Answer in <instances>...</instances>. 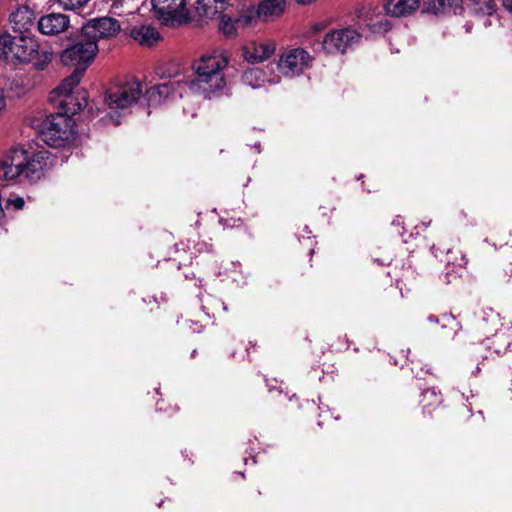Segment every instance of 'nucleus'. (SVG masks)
Instances as JSON below:
<instances>
[{
	"mask_svg": "<svg viewBox=\"0 0 512 512\" xmlns=\"http://www.w3.org/2000/svg\"><path fill=\"white\" fill-rule=\"evenodd\" d=\"M228 59L223 54L204 55L193 66L195 75L176 77L166 83L149 88L145 97L149 106H158L176 96L182 97L184 87L192 93L210 98L212 94L222 90L226 85L223 70Z\"/></svg>",
	"mask_w": 512,
	"mask_h": 512,
	"instance_id": "nucleus-1",
	"label": "nucleus"
},
{
	"mask_svg": "<svg viewBox=\"0 0 512 512\" xmlns=\"http://www.w3.org/2000/svg\"><path fill=\"white\" fill-rule=\"evenodd\" d=\"M50 100L56 103L61 111L51 114L39 125V133L43 142L51 147H62L73 136L74 120L70 115L81 111L87 105L85 91L77 92L76 97L71 93L67 96L51 92Z\"/></svg>",
	"mask_w": 512,
	"mask_h": 512,
	"instance_id": "nucleus-2",
	"label": "nucleus"
},
{
	"mask_svg": "<svg viewBox=\"0 0 512 512\" xmlns=\"http://www.w3.org/2000/svg\"><path fill=\"white\" fill-rule=\"evenodd\" d=\"M98 44L90 39L81 30L71 45L60 54V61L65 66H74V71L66 77L61 84L54 89V94L65 95L72 93L82 79L89 65L94 61L98 53Z\"/></svg>",
	"mask_w": 512,
	"mask_h": 512,
	"instance_id": "nucleus-3",
	"label": "nucleus"
},
{
	"mask_svg": "<svg viewBox=\"0 0 512 512\" xmlns=\"http://www.w3.org/2000/svg\"><path fill=\"white\" fill-rule=\"evenodd\" d=\"M46 155V151L32 153L23 147L11 148L0 160V179L13 181L23 178L37 182L43 176Z\"/></svg>",
	"mask_w": 512,
	"mask_h": 512,
	"instance_id": "nucleus-4",
	"label": "nucleus"
},
{
	"mask_svg": "<svg viewBox=\"0 0 512 512\" xmlns=\"http://www.w3.org/2000/svg\"><path fill=\"white\" fill-rule=\"evenodd\" d=\"M36 53V44L31 38L2 35L0 37V58L7 62H27Z\"/></svg>",
	"mask_w": 512,
	"mask_h": 512,
	"instance_id": "nucleus-5",
	"label": "nucleus"
},
{
	"mask_svg": "<svg viewBox=\"0 0 512 512\" xmlns=\"http://www.w3.org/2000/svg\"><path fill=\"white\" fill-rule=\"evenodd\" d=\"M187 0H151L154 17L164 25L186 24L192 18Z\"/></svg>",
	"mask_w": 512,
	"mask_h": 512,
	"instance_id": "nucleus-6",
	"label": "nucleus"
},
{
	"mask_svg": "<svg viewBox=\"0 0 512 512\" xmlns=\"http://www.w3.org/2000/svg\"><path fill=\"white\" fill-rule=\"evenodd\" d=\"M141 95L140 82L130 81L110 89L106 93L105 102L111 111L110 113L125 111L137 103ZM110 117L113 119L112 114H110Z\"/></svg>",
	"mask_w": 512,
	"mask_h": 512,
	"instance_id": "nucleus-7",
	"label": "nucleus"
},
{
	"mask_svg": "<svg viewBox=\"0 0 512 512\" xmlns=\"http://www.w3.org/2000/svg\"><path fill=\"white\" fill-rule=\"evenodd\" d=\"M312 56L303 48L284 51L278 60L277 68L285 77L293 78L311 67Z\"/></svg>",
	"mask_w": 512,
	"mask_h": 512,
	"instance_id": "nucleus-8",
	"label": "nucleus"
},
{
	"mask_svg": "<svg viewBox=\"0 0 512 512\" xmlns=\"http://www.w3.org/2000/svg\"><path fill=\"white\" fill-rule=\"evenodd\" d=\"M361 35L350 28L334 30L327 33L322 40V48L329 54L344 53L359 43Z\"/></svg>",
	"mask_w": 512,
	"mask_h": 512,
	"instance_id": "nucleus-9",
	"label": "nucleus"
},
{
	"mask_svg": "<svg viewBox=\"0 0 512 512\" xmlns=\"http://www.w3.org/2000/svg\"><path fill=\"white\" fill-rule=\"evenodd\" d=\"M84 35L98 43L99 39H108L116 36L121 26L118 20L112 17H99L89 20L82 29Z\"/></svg>",
	"mask_w": 512,
	"mask_h": 512,
	"instance_id": "nucleus-10",
	"label": "nucleus"
},
{
	"mask_svg": "<svg viewBox=\"0 0 512 512\" xmlns=\"http://www.w3.org/2000/svg\"><path fill=\"white\" fill-rule=\"evenodd\" d=\"M276 50V43L272 40L251 42L244 47L243 55L249 63H260L270 58Z\"/></svg>",
	"mask_w": 512,
	"mask_h": 512,
	"instance_id": "nucleus-11",
	"label": "nucleus"
},
{
	"mask_svg": "<svg viewBox=\"0 0 512 512\" xmlns=\"http://www.w3.org/2000/svg\"><path fill=\"white\" fill-rule=\"evenodd\" d=\"M70 20L67 15L51 13L42 16L38 21V29L42 34L57 35L69 27Z\"/></svg>",
	"mask_w": 512,
	"mask_h": 512,
	"instance_id": "nucleus-12",
	"label": "nucleus"
},
{
	"mask_svg": "<svg viewBox=\"0 0 512 512\" xmlns=\"http://www.w3.org/2000/svg\"><path fill=\"white\" fill-rule=\"evenodd\" d=\"M229 5V0H197L195 12L201 19H212L222 14Z\"/></svg>",
	"mask_w": 512,
	"mask_h": 512,
	"instance_id": "nucleus-13",
	"label": "nucleus"
},
{
	"mask_svg": "<svg viewBox=\"0 0 512 512\" xmlns=\"http://www.w3.org/2000/svg\"><path fill=\"white\" fill-rule=\"evenodd\" d=\"M285 5V0H259L257 16L263 21L272 20L282 15Z\"/></svg>",
	"mask_w": 512,
	"mask_h": 512,
	"instance_id": "nucleus-14",
	"label": "nucleus"
},
{
	"mask_svg": "<svg viewBox=\"0 0 512 512\" xmlns=\"http://www.w3.org/2000/svg\"><path fill=\"white\" fill-rule=\"evenodd\" d=\"M419 3V0H389L385 4V10L388 15L400 17L415 11Z\"/></svg>",
	"mask_w": 512,
	"mask_h": 512,
	"instance_id": "nucleus-15",
	"label": "nucleus"
},
{
	"mask_svg": "<svg viewBox=\"0 0 512 512\" xmlns=\"http://www.w3.org/2000/svg\"><path fill=\"white\" fill-rule=\"evenodd\" d=\"M243 82L252 88L262 87L266 82L275 84L278 79L269 78L266 72L259 67H251L244 71L242 76Z\"/></svg>",
	"mask_w": 512,
	"mask_h": 512,
	"instance_id": "nucleus-16",
	"label": "nucleus"
},
{
	"mask_svg": "<svg viewBox=\"0 0 512 512\" xmlns=\"http://www.w3.org/2000/svg\"><path fill=\"white\" fill-rule=\"evenodd\" d=\"M131 37L141 45L152 46L158 41L160 36L154 27L142 25L131 30Z\"/></svg>",
	"mask_w": 512,
	"mask_h": 512,
	"instance_id": "nucleus-17",
	"label": "nucleus"
},
{
	"mask_svg": "<svg viewBox=\"0 0 512 512\" xmlns=\"http://www.w3.org/2000/svg\"><path fill=\"white\" fill-rule=\"evenodd\" d=\"M462 0H428L427 10L433 14L453 12L461 8Z\"/></svg>",
	"mask_w": 512,
	"mask_h": 512,
	"instance_id": "nucleus-18",
	"label": "nucleus"
},
{
	"mask_svg": "<svg viewBox=\"0 0 512 512\" xmlns=\"http://www.w3.org/2000/svg\"><path fill=\"white\" fill-rule=\"evenodd\" d=\"M369 30L374 34H382L387 32L391 24L384 15H376L375 17H371L367 20L366 23Z\"/></svg>",
	"mask_w": 512,
	"mask_h": 512,
	"instance_id": "nucleus-19",
	"label": "nucleus"
},
{
	"mask_svg": "<svg viewBox=\"0 0 512 512\" xmlns=\"http://www.w3.org/2000/svg\"><path fill=\"white\" fill-rule=\"evenodd\" d=\"M240 21V19L232 20L230 16L222 13L219 23V29L226 36H232L236 32V24H238Z\"/></svg>",
	"mask_w": 512,
	"mask_h": 512,
	"instance_id": "nucleus-20",
	"label": "nucleus"
},
{
	"mask_svg": "<svg viewBox=\"0 0 512 512\" xmlns=\"http://www.w3.org/2000/svg\"><path fill=\"white\" fill-rule=\"evenodd\" d=\"M476 13L492 15L496 11L495 0H471Z\"/></svg>",
	"mask_w": 512,
	"mask_h": 512,
	"instance_id": "nucleus-21",
	"label": "nucleus"
},
{
	"mask_svg": "<svg viewBox=\"0 0 512 512\" xmlns=\"http://www.w3.org/2000/svg\"><path fill=\"white\" fill-rule=\"evenodd\" d=\"M441 326L442 328H446L449 326L450 329L453 330L454 334H456L461 329L460 323L452 314H445L442 316Z\"/></svg>",
	"mask_w": 512,
	"mask_h": 512,
	"instance_id": "nucleus-22",
	"label": "nucleus"
},
{
	"mask_svg": "<svg viewBox=\"0 0 512 512\" xmlns=\"http://www.w3.org/2000/svg\"><path fill=\"white\" fill-rule=\"evenodd\" d=\"M11 92L15 91L16 97H21L27 92V88L24 85V81L21 78H15L11 81L8 88Z\"/></svg>",
	"mask_w": 512,
	"mask_h": 512,
	"instance_id": "nucleus-23",
	"label": "nucleus"
},
{
	"mask_svg": "<svg viewBox=\"0 0 512 512\" xmlns=\"http://www.w3.org/2000/svg\"><path fill=\"white\" fill-rule=\"evenodd\" d=\"M89 0H59L60 5L66 10H77L88 3Z\"/></svg>",
	"mask_w": 512,
	"mask_h": 512,
	"instance_id": "nucleus-24",
	"label": "nucleus"
},
{
	"mask_svg": "<svg viewBox=\"0 0 512 512\" xmlns=\"http://www.w3.org/2000/svg\"><path fill=\"white\" fill-rule=\"evenodd\" d=\"M43 61L40 63V62H37L36 63V66L39 68V69H43L44 66L49 63L52 59V53L50 52H44L43 53Z\"/></svg>",
	"mask_w": 512,
	"mask_h": 512,
	"instance_id": "nucleus-25",
	"label": "nucleus"
},
{
	"mask_svg": "<svg viewBox=\"0 0 512 512\" xmlns=\"http://www.w3.org/2000/svg\"><path fill=\"white\" fill-rule=\"evenodd\" d=\"M10 204L14 206L15 209L20 210L23 208L25 202L21 197H16L10 200Z\"/></svg>",
	"mask_w": 512,
	"mask_h": 512,
	"instance_id": "nucleus-26",
	"label": "nucleus"
},
{
	"mask_svg": "<svg viewBox=\"0 0 512 512\" xmlns=\"http://www.w3.org/2000/svg\"><path fill=\"white\" fill-rule=\"evenodd\" d=\"M6 97L3 90H0V116L4 113L6 109Z\"/></svg>",
	"mask_w": 512,
	"mask_h": 512,
	"instance_id": "nucleus-27",
	"label": "nucleus"
},
{
	"mask_svg": "<svg viewBox=\"0 0 512 512\" xmlns=\"http://www.w3.org/2000/svg\"><path fill=\"white\" fill-rule=\"evenodd\" d=\"M503 6L512 13V0H503Z\"/></svg>",
	"mask_w": 512,
	"mask_h": 512,
	"instance_id": "nucleus-28",
	"label": "nucleus"
},
{
	"mask_svg": "<svg viewBox=\"0 0 512 512\" xmlns=\"http://www.w3.org/2000/svg\"><path fill=\"white\" fill-rule=\"evenodd\" d=\"M427 320L430 322V323H435V324H438L440 322L439 318L435 315H430Z\"/></svg>",
	"mask_w": 512,
	"mask_h": 512,
	"instance_id": "nucleus-29",
	"label": "nucleus"
},
{
	"mask_svg": "<svg viewBox=\"0 0 512 512\" xmlns=\"http://www.w3.org/2000/svg\"><path fill=\"white\" fill-rule=\"evenodd\" d=\"M252 18L250 16H243V26H247L251 23Z\"/></svg>",
	"mask_w": 512,
	"mask_h": 512,
	"instance_id": "nucleus-30",
	"label": "nucleus"
},
{
	"mask_svg": "<svg viewBox=\"0 0 512 512\" xmlns=\"http://www.w3.org/2000/svg\"><path fill=\"white\" fill-rule=\"evenodd\" d=\"M299 4H307L309 3L311 0H296Z\"/></svg>",
	"mask_w": 512,
	"mask_h": 512,
	"instance_id": "nucleus-31",
	"label": "nucleus"
},
{
	"mask_svg": "<svg viewBox=\"0 0 512 512\" xmlns=\"http://www.w3.org/2000/svg\"><path fill=\"white\" fill-rule=\"evenodd\" d=\"M465 264H466V260L464 259V257H461V262L458 265L462 266V265H465Z\"/></svg>",
	"mask_w": 512,
	"mask_h": 512,
	"instance_id": "nucleus-32",
	"label": "nucleus"
}]
</instances>
